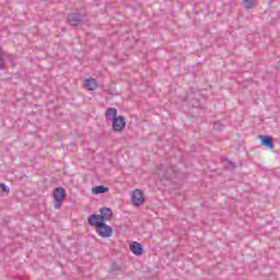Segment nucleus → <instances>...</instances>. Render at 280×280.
I'll use <instances>...</instances> for the list:
<instances>
[{
	"instance_id": "nucleus-2",
	"label": "nucleus",
	"mask_w": 280,
	"mask_h": 280,
	"mask_svg": "<svg viewBox=\"0 0 280 280\" xmlns=\"http://www.w3.org/2000/svg\"><path fill=\"white\" fill-rule=\"evenodd\" d=\"M96 233L100 237H113V228L106 224V222H101L96 228Z\"/></svg>"
},
{
	"instance_id": "nucleus-16",
	"label": "nucleus",
	"mask_w": 280,
	"mask_h": 280,
	"mask_svg": "<svg viewBox=\"0 0 280 280\" xmlns=\"http://www.w3.org/2000/svg\"><path fill=\"white\" fill-rule=\"evenodd\" d=\"M112 270H114V272H119L121 271V266H119L117 262H113Z\"/></svg>"
},
{
	"instance_id": "nucleus-17",
	"label": "nucleus",
	"mask_w": 280,
	"mask_h": 280,
	"mask_svg": "<svg viewBox=\"0 0 280 280\" xmlns=\"http://www.w3.org/2000/svg\"><path fill=\"white\" fill-rule=\"evenodd\" d=\"M4 60H3V51L0 50V69H3Z\"/></svg>"
},
{
	"instance_id": "nucleus-18",
	"label": "nucleus",
	"mask_w": 280,
	"mask_h": 280,
	"mask_svg": "<svg viewBox=\"0 0 280 280\" xmlns=\"http://www.w3.org/2000/svg\"><path fill=\"white\" fill-rule=\"evenodd\" d=\"M188 97H194V94H189Z\"/></svg>"
},
{
	"instance_id": "nucleus-13",
	"label": "nucleus",
	"mask_w": 280,
	"mask_h": 280,
	"mask_svg": "<svg viewBox=\"0 0 280 280\" xmlns=\"http://www.w3.org/2000/svg\"><path fill=\"white\" fill-rule=\"evenodd\" d=\"M108 191V187L106 186H95L92 188V192L100 195V194H106Z\"/></svg>"
},
{
	"instance_id": "nucleus-7",
	"label": "nucleus",
	"mask_w": 280,
	"mask_h": 280,
	"mask_svg": "<svg viewBox=\"0 0 280 280\" xmlns=\"http://www.w3.org/2000/svg\"><path fill=\"white\" fill-rule=\"evenodd\" d=\"M100 215L103 222H107L108 220H112L113 218V210L110 208H101L100 209Z\"/></svg>"
},
{
	"instance_id": "nucleus-12",
	"label": "nucleus",
	"mask_w": 280,
	"mask_h": 280,
	"mask_svg": "<svg viewBox=\"0 0 280 280\" xmlns=\"http://www.w3.org/2000/svg\"><path fill=\"white\" fill-rule=\"evenodd\" d=\"M222 163L224 164L225 170H235V167H237L235 162L229 161L226 158L222 159Z\"/></svg>"
},
{
	"instance_id": "nucleus-1",
	"label": "nucleus",
	"mask_w": 280,
	"mask_h": 280,
	"mask_svg": "<svg viewBox=\"0 0 280 280\" xmlns=\"http://www.w3.org/2000/svg\"><path fill=\"white\" fill-rule=\"evenodd\" d=\"M67 196V191L62 187L55 188L52 192V198L55 200V209H60L62 207V202L65 197Z\"/></svg>"
},
{
	"instance_id": "nucleus-5",
	"label": "nucleus",
	"mask_w": 280,
	"mask_h": 280,
	"mask_svg": "<svg viewBox=\"0 0 280 280\" xmlns=\"http://www.w3.org/2000/svg\"><path fill=\"white\" fill-rule=\"evenodd\" d=\"M68 23L72 25V27H78L82 23V14L80 13H71L68 15Z\"/></svg>"
},
{
	"instance_id": "nucleus-6",
	"label": "nucleus",
	"mask_w": 280,
	"mask_h": 280,
	"mask_svg": "<svg viewBox=\"0 0 280 280\" xmlns=\"http://www.w3.org/2000/svg\"><path fill=\"white\" fill-rule=\"evenodd\" d=\"M97 86H100L97 79H93V78L85 79L84 89H86L88 91H95Z\"/></svg>"
},
{
	"instance_id": "nucleus-11",
	"label": "nucleus",
	"mask_w": 280,
	"mask_h": 280,
	"mask_svg": "<svg viewBox=\"0 0 280 280\" xmlns=\"http://www.w3.org/2000/svg\"><path fill=\"white\" fill-rule=\"evenodd\" d=\"M261 145L265 148H269V150H272L275 148V144L272 143V139H270L268 136H259Z\"/></svg>"
},
{
	"instance_id": "nucleus-9",
	"label": "nucleus",
	"mask_w": 280,
	"mask_h": 280,
	"mask_svg": "<svg viewBox=\"0 0 280 280\" xmlns=\"http://www.w3.org/2000/svg\"><path fill=\"white\" fill-rule=\"evenodd\" d=\"M88 222H89L90 226H96V229H97V225L104 221L100 214H91L88 218Z\"/></svg>"
},
{
	"instance_id": "nucleus-4",
	"label": "nucleus",
	"mask_w": 280,
	"mask_h": 280,
	"mask_svg": "<svg viewBox=\"0 0 280 280\" xmlns=\"http://www.w3.org/2000/svg\"><path fill=\"white\" fill-rule=\"evenodd\" d=\"M131 201H132V205H135L136 207H141V205L145 202V198L143 197V191H141L140 189H136L131 194Z\"/></svg>"
},
{
	"instance_id": "nucleus-3",
	"label": "nucleus",
	"mask_w": 280,
	"mask_h": 280,
	"mask_svg": "<svg viewBox=\"0 0 280 280\" xmlns=\"http://www.w3.org/2000/svg\"><path fill=\"white\" fill-rule=\"evenodd\" d=\"M112 128L115 132H121L126 128V117L118 116L112 120Z\"/></svg>"
},
{
	"instance_id": "nucleus-8",
	"label": "nucleus",
	"mask_w": 280,
	"mask_h": 280,
	"mask_svg": "<svg viewBox=\"0 0 280 280\" xmlns=\"http://www.w3.org/2000/svg\"><path fill=\"white\" fill-rule=\"evenodd\" d=\"M119 116H117V108L115 107H109L105 112V118L107 121H113L117 119Z\"/></svg>"
},
{
	"instance_id": "nucleus-19",
	"label": "nucleus",
	"mask_w": 280,
	"mask_h": 280,
	"mask_svg": "<svg viewBox=\"0 0 280 280\" xmlns=\"http://www.w3.org/2000/svg\"><path fill=\"white\" fill-rule=\"evenodd\" d=\"M162 176L165 178L167 175H166V174H163Z\"/></svg>"
},
{
	"instance_id": "nucleus-15",
	"label": "nucleus",
	"mask_w": 280,
	"mask_h": 280,
	"mask_svg": "<svg viewBox=\"0 0 280 280\" xmlns=\"http://www.w3.org/2000/svg\"><path fill=\"white\" fill-rule=\"evenodd\" d=\"M8 191H10V188L5 184H0V194H8Z\"/></svg>"
},
{
	"instance_id": "nucleus-14",
	"label": "nucleus",
	"mask_w": 280,
	"mask_h": 280,
	"mask_svg": "<svg viewBox=\"0 0 280 280\" xmlns=\"http://www.w3.org/2000/svg\"><path fill=\"white\" fill-rule=\"evenodd\" d=\"M243 5L245 10H250V8H255L256 0H244Z\"/></svg>"
},
{
	"instance_id": "nucleus-10",
	"label": "nucleus",
	"mask_w": 280,
	"mask_h": 280,
	"mask_svg": "<svg viewBox=\"0 0 280 280\" xmlns=\"http://www.w3.org/2000/svg\"><path fill=\"white\" fill-rule=\"evenodd\" d=\"M130 250L133 255H143V245H141V243L133 242L130 245Z\"/></svg>"
}]
</instances>
